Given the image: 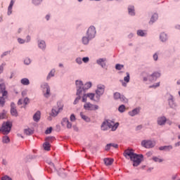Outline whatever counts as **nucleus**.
Instances as JSON below:
<instances>
[{"label": "nucleus", "instance_id": "1", "mask_svg": "<svg viewBox=\"0 0 180 180\" xmlns=\"http://www.w3.org/2000/svg\"><path fill=\"white\" fill-rule=\"evenodd\" d=\"M75 84L77 86L76 95H82L83 92H85L86 89H89V88L92 86V83L91 82L86 83L84 86V84H82V81L81 80H77Z\"/></svg>", "mask_w": 180, "mask_h": 180}, {"label": "nucleus", "instance_id": "2", "mask_svg": "<svg viewBox=\"0 0 180 180\" xmlns=\"http://www.w3.org/2000/svg\"><path fill=\"white\" fill-rule=\"evenodd\" d=\"M119 127V122H115L105 120L101 124V130L104 131L108 130V129H111L112 131H116L117 128Z\"/></svg>", "mask_w": 180, "mask_h": 180}, {"label": "nucleus", "instance_id": "3", "mask_svg": "<svg viewBox=\"0 0 180 180\" xmlns=\"http://www.w3.org/2000/svg\"><path fill=\"white\" fill-rule=\"evenodd\" d=\"M12 129V123L11 122H4L1 127H0V133L2 134H9Z\"/></svg>", "mask_w": 180, "mask_h": 180}, {"label": "nucleus", "instance_id": "4", "mask_svg": "<svg viewBox=\"0 0 180 180\" xmlns=\"http://www.w3.org/2000/svg\"><path fill=\"white\" fill-rule=\"evenodd\" d=\"M63 108L64 104L61 101L58 102L57 107H55L54 108L52 109V116H57L60 113V112L63 111Z\"/></svg>", "mask_w": 180, "mask_h": 180}, {"label": "nucleus", "instance_id": "5", "mask_svg": "<svg viewBox=\"0 0 180 180\" xmlns=\"http://www.w3.org/2000/svg\"><path fill=\"white\" fill-rule=\"evenodd\" d=\"M131 161L134 162V167H139V165L141 164V161H143V155H137L135 153L132 159H131Z\"/></svg>", "mask_w": 180, "mask_h": 180}, {"label": "nucleus", "instance_id": "6", "mask_svg": "<svg viewBox=\"0 0 180 180\" xmlns=\"http://www.w3.org/2000/svg\"><path fill=\"white\" fill-rule=\"evenodd\" d=\"M141 146L145 148H153L155 146V141L144 140L142 141Z\"/></svg>", "mask_w": 180, "mask_h": 180}, {"label": "nucleus", "instance_id": "7", "mask_svg": "<svg viewBox=\"0 0 180 180\" xmlns=\"http://www.w3.org/2000/svg\"><path fill=\"white\" fill-rule=\"evenodd\" d=\"M43 89L44 96L45 98H49L50 96V86L47 83H44L41 85Z\"/></svg>", "mask_w": 180, "mask_h": 180}, {"label": "nucleus", "instance_id": "8", "mask_svg": "<svg viewBox=\"0 0 180 180\" xmlns=\"http://www.w3.org/2000/svg\"><path fill=\"white\" fill-rule=\"evenodd\" d=\"M96 34V30L95 27L91 26L87 30L86 35L89 37V39H94Z\"/></svg>", "mask_w": 180, "mask_h": 180}, {"label": "nucleus", "instance_id": "9", "mask_svg": "<svg viewBox=\"0 0 180 180\" xmlns=\"http://www.w3.org/2000/svg\"><path fill=\"white\" fill-rule=\"evenodd\" d=\"M84 109H85V110H98V109H99V106L91 103H86L84 105Z\"/></svg>", "mask_w": 180, "mask_h": 180}, {"label": "nucleus", "instance_id": "10", "mask_svg": "<svg viewBox=\"0 0 180 180\" xmlns=\"http://www.w3.org/2000/svg\"><path fill=\"white\" fill-rule=\"evenodd\" d=\"M134 150L133 149H127L124 152V156L127 160H131L133 159V157H134Z\"/></svg>", "mask_w": 180, "mask_h": 180}, {"label": "nucleus", "instance_id": "11", "mask_svg": "<svg viewBox=\"0 0 180 180\" xmlns=\"http://www.w3.org/2000/svg\"><path fill=\"white\" fill-rule=\"evenodd\" d=\"M105 85L103 84L97 85V89L96 90L97 96H102L105 94Z\"/></svg>", "mask_w": 180, "mask_h": 180}, {"label": "nucleus", "instance_id": "12", "mask_svg": "<svg viewBox=\"0 0 180 180\" xmlns=\"http://www.w3.org/2000/svg\"><path fill=\"white\" fill-rule=\"evenodd\" d=\"M114 98L116 100L120 99L121 102H124V103H127V102H129V100H127L124 96L120 95V93L119 92L114 94Z\"/></svg>", "mask_w": 180, "mask_h": 180}, {"label": "nucleus", "instance_id": "13", "mask_svg": "<svg viewBox=\"0 0 180 180\" xmlns=\"http://www.w3.org/2000/svg\"><path fill=\"white\" fill-rule=\"evenodd\" d=\"M5 83H4V80H0V94H2V96H8V91L5 90Z\"/></svg>", "mask_w": 180, "mask_h": 180}, {"label": "nucleus", "instance_id": "14", "mask_svg": "<svg viewBox=\"0 0 180 180\" xmlns=\"http://www.w3.org/2000/svg\"><path fill=\"white\" fill-rule=\"evenodd\" d=\"M53 140V137H47L46 139V142L43 144L44 149L46 151H50L51 150V146H50V141Z\"/></svg>", "mask_w": 180, "mask_h": 180}, {"label": "nucleus", "instance_id": "15", "mask_svg": "<svg viewBox=\"0 0 180 180\" xmlns=\"http://www.w3.org/2000/svg\"><path fill=\"white\" fill-rule=\"evenodd\" d=\"M127 76L124 77V81L121 80V82L122 84V86H127V84L130 82V74L129 72H127Z\"/></svg>", "mask_w": 180, "mask_h": 180}, {"label": "nucleus", "instance_id": "16", "mask_svg": "<svg viewBox=\"0 0 180 180\" xmlns=\"http://www.w3.org/2000/svg\"><path fill=\"white\" fill-rule=\"evenodd\" d=\"M167 123V117L162 116L158 118V124L159 126H164Z\"/></svg>", "mask_w": 180, "mask_h": 180}, {"label": "nucleus", "instance_id": "17", "mask_svg": "<svg viewBox=\"0 0 180 180\" xmlns=\"http://www.w3.org/2000/svg\"><path fill=\"white\" fill-rule=\"evenodd\" d=\"M11 113L12 116H15V117H18V110H16V108L15 107V104L13 103H11Z\"/></svg>", "mask_w": 180, "mask_h": 180}, {"label": "nucleus", "instance_id": "18", "mask_svg": "<svg viewBox=\"0 0 180 180\" xmlns=\"http://www.w3.org/2000/svg\"><path fill=\"white\" fill-rule=\"evenodd\" d=\"M161 77V74L160 72H154L149 77L150 81H156L157 78H160Z\"/></svg>", "mask_w": 180, "mask_h": 180}, {"label": "nucleus", "instance_id": "19", "mask_svg": "<svg viewBox=\"0 0 180 180\" xmlns=\"http://www.w3.org/2000/svg\"><path fill=\"white\" fill-rule=\"evenodd\" d=\"M105 61L106 58H99L97 60L96 63L98 65H101L102 68H105V67H106V63H105Z\"/></svg>", "mask_w": 180, "mask_h": 180}, {"label": "nucleus", "instance_id": "20", "mask_svg": "<svg viewBox=\"0 0 180 180\" xmlns=\"http://www.w3.org/2000/svg\"><path fill=\"white\" fill-rule=\"evenodd\" d=\"M168 102L170 108H175V102L174 101V96L172 95H169V98H168Z\"/></svg>", "mask_w": 180, "mask_h": 180}, {"label": "nucleus", "instance_id": "21", "mask_svg": "<svg viewBox=\"0 0 180 180\" xmlns=\"http://www.w3.org/2000/svg\"><path fill=\"white\" fill-rule=\"evenodd\" d=\"M41 113L40 111H37L33 116L34 122H39L40 120Z\"/></svg>", "mask_w": 180, "mask_h": 180}, {"label": "nucleus", "instance_id": "22", "mask_svg": "<svg viewBox=\"0 0 180 180\" xmlns=\"http://www.w3.org/2000/svg\"><path fill=\"white\" fill-rule=\"evenodd\" d=\"M159 150L160 151H169L170 150H172V146H160L159 148Z\"/></svg>", "mask_w": 180, "mask_h": 180}, {"label": "nucleus", "instance_id": "23", "mask_svg": "<svg viewBox=\"0 0 180 180\" xmlns=\"http://www.w3.org/2000/svg\"><path fill=\"white\" fill-rule=\"evenodd\" d=\"M2 143L4 144H8L11 143V139L8 136H4L2 137Z\"/></svg>", "mask_w": 180, "mask_h": 180}, {"label": "nucleus", "instance_id": "24", "mask_svg": "<svg viewBox=\"0 0 180 180\" xmlns=\"http://www.w3.org/2000/svg\"><path fill=\"white\" fill-rule=\"evenodd\" d=\"M128 12L129 15H131V16H134L135 13H134V6H130L128 7Z\"/></svg>", "mask_w": 180, "mask_h": 180}, {"label": "nucleus", "instance_id": "25", "mask_svg": "<svg viewBox=\"0 0 180 180\" xmlns=\"http://www.w3.org/2000/svg\"><path fill=\"white\" fill-rule=\"evenodd\" d=\"M139 112H140V110L139 108H135L132 111L129 112V116H136V115L139 114Z\"/></svg>", "mask_w": 180, "mask_h": 180}, {"label": "nucleus", "instance_id": "26", "mask_svg": "<svg viewBox=\"0 0 180 180\" xmlns=\"http://www.w3.org/2000/svg\"><path fill=\"white\" fill-rule=\"evenodd\" d=\"M103 161L106 165H112L113 164V159L112 158H104Z\"/></svg>", "mask_w": 180, "mask_h": 180}, {"label": "nucleus", "instance_id": "27", "mask_svg": "<svg viewBox=\"0 0 180 180\" xmlns=\"http://www.w3.org/2000/svg\"><path fill=\"white\" fill-rule=\"evenodd\" d=\"M13 4H15V1H13V0H11L8 8V15L12 14V8L13 7Z\"/></svg>", "mask_w": 180, "mask_h": 180}, {"label": "nucleus", "instance_id": "28", "mask_svg": "<svg viewBox=\"0 0 180 180\" xmlns=\"http://www.w3.org/2000/svg\"><path fill=\"white\" fill-rule=\"evenodd\" d=\"M157 19H158V14H153L150 18V21L149 22V23L150 25H152V23H154V22H155V20H157Z\"/></svg>", "mask_w": 180, "mask_h": 180}, {"label": "nucleus", "instance_id": "29", "mask_svg": "<svg viewBox=\"0 0 180 180\" xmlns=\"http://www.w3.org/2000/svg\"><path fill=\"white\" fill-rule=\"evenodd\" d=\"M80 116H81L82 119H83V120H84V122H91V119L88 116L84 115V113L80 112Z\"/></svg>", "mask_w": 180, "mask_h": 180}, {"label": "nucleus", "instance_id": "30", "mask_svg": "<svg viewBox=\"0 0 180 180\" xmlns=\"http://www.w3.org/2000/svg\"><path fill=\"white\" fill-rule=\"evenodd\" d=\"M38 46L39 49H41V50H44V49H46V42L44 41H40L38 43Z\"/></svg>", "mask_w": 180, "mask_h": 180}, {"label": "nucleus", "instance_id": "31", "mask_svg": "<svg viewBox=\"0 0 180 180\" xmlns=\"http://www.w3.org/2000/svg\"><path fill=\"white\" fill-rule=\"evenodd\" d=\"M92 38H89V37H83L82 38V43L83 44H88L89 43V41L91 40Z\"/></svg>", "mask_w": 180, "mask_h": 180}, {"label": "nucleus", "instance_id": "32", "mask_svg": "<svg viewBox=\"0 0 180 180\" xmlns=\"http://www.w3.org/2000/svg\"><path fill=\"white\" fill-rule=\"evenodd\" d=\"M24 133L27 136H30L31 134H33L34 131L30 128H28V129H26L24 130Z\"/></svg>", "mask_w": 180, "mask_h": 180}, {"label": "nucleus", "instance_id": "33", "mask_svg": "<svg viewBox=\"0 0 180 180\" xmlns=\"http://www.w3.org/2000/svg\"><path fill=\"white\" fill-rule=\"evenodd\" d=\"M21 84L22 85H29V84H30V82L29 81V79L23 78L21 79Z\"/></svg>", "mask_w": 180, "mask_h": 180}, {"label": "nucleus", "instance_id": "34", "mask_svg": "<svg viewBox=\"0 0 180 180\" xmlns=\"http://www.w3.org/2000/svg\"><path fill=\"white\" fill-rule=\"evenodd\" d=\"M160 37L161 41H167V39H168L167 37V34H165V33L160 34Z\"/></svg>", "mask_w": 180, "mask_h": 180}, {"label": "nucleus", "instance_id": "35", "mask_svg": "<svg viewBox=\"0 0 180 180\" xmlns=\"http://www.w3.org/2000/svg\"><path fill=\"white\" fill-rule=\"evenodd\" d=\"M138 36H141V37H143V36H146L147 33L144 32L143 30H139L137 31Z\"/></svg>", "mask_w": 180, "mask_h": 180}, {"label": "nucleus", "instance_id": "36", "mask_svg": "<svg viewBox=\"0 0 180 180\" xmlns=\"http://www.w3.org/2000/svg\"><path fill=\"white\" fill-rule=\"evenodd\" d=\"M118 110L120 112V113H123L126 110V106H124V105H120Z\"/></svg>", "mask_w": 180, "mask_h": 180}, {"label": "nucleus", "instance_id": "37", "mask_svg": "<svg viewBox=\"0 0 180 180\" xmlns=\"http://www.w3.org/2000/svg\"><path fill=\"white\" fill-rule=\"evenodd\" d=\"M55 72H56V70H51V72H49V74L47 76V79H50V78H51V77H54Z\"/></svg>", "mask_w": 180, "mask_h": 180}, {"label": "nucleus", "instance_id": "38", "mask_svg": "<svg viewBox=\"0 0 180 180\" xmlns=\"http://www.w3.org/2000/svg\"><path fill=\"white\" fill-rule=\"evenodd\" d=\"M87 98H89L91 101H94V98H95V94L89 93L86 94Z\"/></svg>", "mask_w": 180, "mask_h": 180}, {"label": "nucleus", "instance_id": "39", "mask_svg": "<svg viewBox=\"0 0 180 180\" xmlns=\"http://www.w3.org/2000/svg\"><path fill=\"white\" fill-rule=\"evenodd\" d=\"M5 105V98H4V96L0 97V106H4Z\"/></svg>", "mask_w": 180, "mask_h": 180}, {"label": "nucleus", "instance_id": "40", "mask_svg": "<svg viewBox=\"0 0 180 180\" xmlns=\"http://www.w3.org/2000/svg\"><path fill=\"white\" fill-rule=\"evenodd\" d=\"M153 161H155V162H162V159L159 158L158 157H153Z\"/></svg>", "mask_w": 180, "mask_h": 180}, {"label": "nucleus", "instance_id": "41", "mask_svg": "<svg viewBox=\"0 0 180 180\" xmlns=\"http://www.w3.org/2000/svg\"><path fill=\"white\" fill-rule=\"evenodd\" d=\"M68 122H70V120H68V118H63L62 120V125L65 126Z\"/></svg>", "mask_w": 180, "mask_h": 180}, {"label": "nucleus", "instance_id": "42", "mask_svg": "<svg viewBox=\"0 0 180 180\" xmlns=\"http://www.w3.org/2000/svg\"><path fill=\"white\" fill-rule=\"evenodd\" d=\"M123 67H124L123 65L117 64L115 65V69L117 70L118 71H120V70H122V68H123Z\"/></svg>", "mask_w": 180, "mask_h": 180}, {"label": "nucleus", "instance_id": "43", "mask_svg": "<svg viewBox=\"0 0 180 180\" xmlns=\"http://www.w3.org/2000/svg\"><path fill=\"white\" fill-rule=\"evenodd\" d=\"M79 99H81V95H77V97L75 98V101H74V105H77V103H78V102H79Z\"/></svg>", "mask_w": 180, "mask_h": 180}, {"label": "nucleus", "instance_id": "44", "mask_svg": "<svg viewBox=\"0 0 180 180\" xmlns=\"http://www.w3.org/2000/svg\"><path fill=\"white\" fill-rule=\"evenodd\" d=\"M25 64H26L27 65H29V64H30V63H32V60H30V58H26L24 60Z\"/></svg>", "mask_w": 180, "mask_h": 180}, {"label": "nucleus", "instance_id": "45", "mask_svg": "<svg viewBox=\"0 0 180 180\" xmlns=\"http://www.w3.org/2000/svg\"><path fill=\"white\" fill-rule=\"evenodd\" d=\"M2 119H6V112L0 113V120Z\"/></svg>", "mask_w": 180, "mask_h": 180}, {"label": "nucleus", "instance_id": "46", "mask_svg": "<svg viewBox=\"0 0 180 180\" xmlns=\"http://www.w3.org/2000/svg\"><path fill=\"white\" fill-rule=\"evenodd\" d=\"M51 131H53V128L49 127L45 131V134H50V133H51Z\"/></svg>", "mask_w": 180, "mask_h": 180}, {"label": "nucleus", "instance_id": "47", "mask_svg": "<svg viewBox=\"0 0 180 180\" xmlns=\"http://www.w3.org/2000/svg\"><path fill=\"white\" fill-rule=\"evenodd\" d=\"M43 0H32L34 5H39Z\"/></svg>", "mask_w": 180, "mask_h": 180}, {"label": "nucleus", "instance_id": "48", "mask_svg": "<svg viewBox=\"0 0 180 180\" xmlns=\"http://www.w3.org/2000/svg\"><path fill=\"white\" fill-rule=\"evenodd\" d=\"M87 98H88V96H86V94H84L82 96V102L86 103Z\"/></svg>", "mask_w": 180, "mask_h": 180}, {"label": "nucleus", "instance_id": "49", "mask_svg": "<svg viewBox=\"0 0 180 180\" xmlns=\"http://www.w3.org/2000/svg\"><path fill=\"white\" fill-rule=\"evenodd\" d=\"M18 43H20V44H23L24 43H26V41H25L24 39H22L21 38H18Z\"/></svg>", "mask_w": 180, "mask_h": 180}, {"label": "nucleus", "instance_id": "50", "mask_svg": "<svg viewBox=\"0 0 180 180\" xmlns=\"http://www.w3.org/2000/svg\"><path fill=\"white\" fill-rule=\"evenodd\" d=\"M1 180H12V178L9 177V176H4L1 177Z\"/></svg>", "mask_w": 180, "mask_h": 180}, {"label": "nucleus", "instance_id": "51", "mask_svg": "<svg viewBox=\"0 0 180 180\" xmlns=\"http://www.w3.org/2000/svg\"><path fill=\"white\" fill-rule=\"evenodd\" d=\"M76 63L77 64H82V59L81 58H76Z\"/></svg>", "mask_w": 180, "mask_h": 180}, {"label": "nucleus", "instance_id": "52", "mask_svg": "<svg viewBox=\"0 0 180 180\" xmlns=\"http://www.w3.org/2000/svg\"><path fill=\"white\" fill-rule=\"evenodd\" d=\"M67 129H71L72 127V124L70 121L66 124Z\"/></svg>", "mask_w": 180, "mask_h": 180}, {"label": "nucleus", "instance_id": "53", "mask_svg": "<svg viewBox=\"0 0 180 180\" xmlns=\"http://www.w3.org/2000/svg\"><path fill=\"white\" fill-rule=\"evenodd\" d=\"M5 65V63H2L1 65H0V74H2L4 72V66Z\"/></svg>", "mask_w": 180, "mask_h": 180}, {"label": "nucleus", "instance_id": "54", "mask_svg": "<svg viewBox=\"0 0 180 180\" xmlns=\"http://www.w3.org/2000/svg\"><path fill=\"white\" fill-rule=\"evenodd\" d=\"M70 120L71 122H75V115L74 114L70 115Z\"/></svg>", "mask_w": 180, "mask_h": 180}, {"label": "nucleus", "instance_id": "55", "mask_svg": "<svg viewBox=\"0 0 180 180\" xmlns=\"http://www.w3.org/2000/svg\"><path fill=\"white\" fill-rule=\"evenodd\" d=\"M82 61L84 63H88L89 61V58L88 57H84L82 58Z\"/></svg>", "mask_w": 180, "mask_h": 180}, {"label": "nucleus", "instance_id": "56", "mask_svg": "<svg viewBox=\"0 0 180 180\" xmlns=\"http://www.w3.org/2000/svg\"><path fill=\"white\" fill-rule=\"evenodd\" d=\"M110 147H113L114 148H117V147H119V146L116 143H110Z\"/></svg>", "mask_w": 180, "mask_h": 180}, {"label": "nucleus", "instance_id": "57", "mask_svg": "<svg viewBox=\"0 0 180 180\" xmlns=\"http://www.w3.org/2000/svg\"><path fill=\"white\" fill-rule=\"evenodd\" d=\"M110 147H112L110 146V143L107 144L105 146L106 151H109V150H110Z\"/></svg>", "mask_w": 180, "mask_h": 180}, {"label": "nucleus", "instance_id": "58", "mask_svg": "<svg viewBox=\"0 0 180 180\" xmlns=\"http://www.w3.org/2000/svg\"><path fill=\"white\" fill-rule=\"evenodd\" d=\"M160 86V82L157 83L155 85L150 86V88H158Z\"/></svg>", "mask_w": 180, "mask_h": 180}, {"label": "nucleus", "instance_id": "59", "mask_svg": "<svg viewBox=\"0 0 180 180\" xmlns=\"http://www.w3.org/2000/svg\"><path fill=\"white\" fill-rule=\"evenodd\" d=\"M153 59L155 60V61H157L158 60V55L157 53H155L153 55Z\"/></svg>", "mask_w": 180, "mask_h": 180}, {"label": "nucleus", "instance_id": "60", "mask_svg": "<svg viewBox=\"0 0 180 180\" xmlns=\"http://www.w3.org/2000/svg\"><path fill=\"white\" fill-rule=\"evenodd\" d=\"M24 103H25V105H27V103H29V98H25L24 99Z\"/></svg>", "mask_w": 180, "mask_h": 180}, {"label": "nucleus", "instance_id": "61", "mask_svg": "<svg viewBox=\"0 0 180 180\" xmlns=\"http://www.w3.org/2000/svg\"><path fill=\"white\" fill-rule=\"evenodd\" d=\"M29 41H30V36H27V39L25 40L26 43H29Z\"/></svg>", "mask_w": 180, "mask_h": 180}, {"label": "nucleus", "instance_id": "62", "mask_svg": "<svg viewBox=\"0 0 180 180\" xmlns=\"http://www.w3.org/2000/svg\"><path fill=\"white\" fill-rule=\"evenodd\" d=\"M141 129H143V127L141 125H139L138 127H136V130H141Z\"/></svg>", "mask_w": 180, "mask_h": 180}, {"label": "nucleus", "instance_id": "63", "mask_svg": "<svg viewBox=\"0 0 180 180\" xmlns=\"http://www.w3.org/2000/svg\"><path fill=\"white\" fill-rule=\"evenodd\" d=\"M49 165H51V168H54V163L49 162Z\"/></svg>", "mask_w": 180, "mask_h": 180}, {"label": "nucleus", "instance_id": "64", "mask_svg": "<svg viewBox=\"0 0 180 180\" xmlns=\"http://www.w3.org/2000/svg\"><path fill=\"white\" fill-rule=\"evenodd\" d=\"M73 129H74L75 131H78V130H79L77 126H73Z\"/></svg>", "mask_w": 180, "mask_h": 180}]
</instances>
